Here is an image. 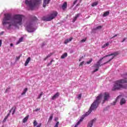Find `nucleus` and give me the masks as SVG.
I'll list each match as a JSON object with an SVG mask.
<instances>
[{
	"instance_id": "obj_1",
	"label": "nucleus",
	"mask_w": 127,
	"mask_h": 127,
	"mask_svg": "<svg viewBox=\"0 0 127 127\" xmlns=\"http://www.w3.org/2000/svg\"><path fill=\"white\" fill-rule=\"evenodd\" d=\"M22 17L23 16L22 15H15L12 18L10 14H5L2 21V24L4 27H6L7 29H9L12 26H17V25H21Z\"/></svg>"
},
{
	"instance_id": "obj_2",
	"label": "nucleus",
	"mask_w": 127,
	"mask_h": 127,
	"mask_svg": "<svg viewBox=\"0 0 127 127\" xmlns=\"http://www.w3.org/2000/svg\"><path fill=\"white\" fill-rule=\"evenodd\" d=\"M103 97V94L100 93L97 97L96 100L92 104L89 111L88 112H86L84 115L81 117L79 121L76 123L74 127H77L80 124L81 122L84 120V118L85 117H87V116H89L90 114L92 112V111H94V110H96L98 108V106H99V104L101 103V100H102V97Z\"/></svg>"
},
{
	"instance_id": "obj_3",
	"label": "nucleus",
	"mask_w": 127,
	"mask_h": 127,
	"mask_svg": "<svg viewBox=\"0 0 127 127\" xmlns=\"http://www.w3.org/2000/svg\"><path fill=\"white\" fill-rule=\"evenodd\" d=\"M119 54L118 52H115L111 55H109L106 56L105 57L101 58L99 61H98L96 64L94 65L95 68H96L94 71L93 73L95 72H97L98 70H99V67H101V66H103V65H105V64H107V63H109L110 61H112L113 59H114L115 56H117Z\"/></svg>"
},
{
	"instance_id": "obj_4",
	"label": "nucleus",
	"mask_w": 127,
	"mask_h": 127,
	"mask_svg": "<svg viewBox=\"0 0 127 127\" xmlns=\"http://www.w3.org/2000/svg\"><path fill=\"white\" fill-rule=\"evenodd\" d=\"M41 0H25V3L26 5L30 8V9H33L35 7H36L38 4H40Z\"/></svg>"
},
{
	"instance_id": "obj_5",
	"label": "nucleus",
	"mask_w": 127,
	"mask_h": 127,
	"mask_svg": "<svg viewBox=\"0 0 127 127\" xmlns=\"http://www.w3.org/2000/svg\"><path fill=\"white\" fill-rule=\"evenodd\" d=\"M57 14L58 13L56 11H54L52 13H51L50 15L44 16L43 17L42 19L43 20H45L46 21H50L51 20H52V19H54L57 16Z\"/></svg>"
},
{
	"instance_id": "obj_6",
	"label": "nucleus",
	"mask_w": 127,
	"mask_h": 127,
	"mask_svg": "<svg viewBox=\"0 0 127 127\" xmlns=\"http://www.w3.org/2000/svg\"><path fill=\"white\" fill-rule=\"evenodd\" d=\"M26 29L28 32H33L35 31V28H34V25L32 23V22H27L25 25Z\"/></svg>"
},
{
	"instance_id": "obj_7",
	"label": "nucleus",
	"mask_w": 127,
	"mask_h": 127,
	"mask_svg": "<svg viewBox=\"0 0 127 127\" xmlns=\"http://www.w3.org/2000/svg\"><path fill=\"white\" fill-rule=\"evenodd\" d=\"M104 101H103V103H105V101H108V100H109V99H110V94H109V93L108 92H105L104 94Z\"/></svg>"
},
{
	"instance_id": "obj_8",
	"label": "nucleus",
	"mask_w": 127,
	"mask_h": 127,
	"mask_svg": "<svg viewBox=\"0 0 127 127\" xmlns=\"http://www.w3.org/2000/svg\"><path fill=\"white\" fill-rule=\"evenodd\" d=\"M96 122V119H94L91 120L90 122H89L87 125V127H93V125Z\"/></svg>"
},
{
	"instance_id": "obj_9",
	"label": "nucleus",
	"mask_w": 127,
	"mask_h": 127,
	"mask_svg": "<svg viewBox=\"0 0 127 127\" xmlns=\"http://www.w3.org/2000/svg\"><path fill=\"white\" fill-rule=\"evenodd\" d=\"M49 2H50V0H44L43 7H45L46 5L49 4Z\"/></svg>"
},
{
	"instance_id": "obj_10",
	"label": "nucleus",
	"mask_w": 127,
	"mask_h": 127,
	"mask_svg": "<svg viewBox=\"0 0 127 127\" xmlns=\"http://www.w3.org/2000/svg\"><path fill=\"white\" fill-rule=\"evenodd\" d=\"M60 94H59V92L56 93L52 98V100H56V99H57L58 97H59V95Z\"/></svg>"
},
{
	"instance_id": "obj_11",
	"label": "nucleus",
	"mask_w": 127,
	"mask_h": 127,
	"mask_svg": "<svg viewBox=\"0 0 127 127\" xmlns=\"http://www.w3.org/2000/svg\"><path fill=\"white\" fill-rule=\"evenodd\" d=\"M127 103V100L125 98H122L120 100V105L122 106V105H124Z\"/></svg>"
},
{
	"instance_id": "obj_12",
	"label": "nucleus",
	"mask_w": 127,
	"mask_h": 127,
	"mask_svg": "<svg viewBox=\"0 0 127 127\" xmlns=\"http://www.w3.org/2000/svg\"><path fill=\"white\" fill-rule=\"evenodd\" d=\"M30 60H31V59L30 58V57H29L27 58V59L26 60L25 63V66H27V65H28V63L30 62Z\"/></svg>"
},
{
	"instance_id": "obj_13",
	"label": "nucleus",
	"mask_w": 127,
	"mask_h": 127,
	"mask_svg": "<svg viewBox=\"0 0 127 127\" xmlns=\"http://www.w3.org/2000/svg\"><path fill=\"white\" fill-rule=\"evenodd\" d=\"M73 39V38L71 37L69 39H66L64 41V44H67V43H68V42H70V41H71Z\"/></svg>"
},
{
	"instance_id": "obj_14",
	"label": "nucleus",
	"mask_w": 127,
	"mask_h": 127,
	"mask_svg": "<svg viewBox=\"0 0 127 127\" xmlns=\"http://www.w3.org/2000/svg\"><path fill=\"white\" fill-rule=\"evenodd\" d=\"M67 7V2H65L63 6H62V8L64 10V9H66V8Z\"/></svg>"
},
{
	"instance_id": "obj_15",
	"label": "nucleus",
	"mask_w": 127,
	"mask_h": 127,
	"mask_svg": "<svg viewBox=\"0 0 127 127\" xmlns=\"http://www.w3.org/2000/svg\"><path fill=\"white\" fill-rule=\"evenodd\" d=\"M79 15H80V14H77L76 15V16L74 17L72 20V22H75V21H76V20H77V18L79 17Z\"/></svg>"
},
{
	"instance_id": "obj_16",
	"label": "nucleus",
	"mask_w": 127,
	"mask_h": 127,
	"mask_svg": "<svg viewBox=\"0 0 127 127\" xmlns=\"http://www.w3.org/2000/svg\"><path fill=\"white\" fill-rule=\"evenodd\" d=\"M79 15H80V14H77L76 15V16L74 17L72 20V22H75V21H76V20H77V18L79 17Z\"/></svg>"
},
{
	"instance_id": "obj_17",
	"label": "nucleus",
	"mask_w": 127,
	"mask_h": 127,
	"mask_svg": "<svg viewBox=\"0 0 127 127\" xmlns=\"http://www.w3.org/2000/svg\"><path fill=\"white\" fill-rule=\"evenodd\" d=\"M22 41H23V38L21 37L19 39L18 41L17 42L16 45H18V44H19L20 42H22Z\"/></svg>"
},
{
	"instance_id": "obj_18",
	"label": "nucleus",
	"mask_w": 127,
	"mask_h": 127,
	"mask_svg": "<svg viewBox=\"0 0 127 127\" xmlns=\"http://www.w3.org/2000/svg\"><path fill=\"white\" fill-rule=\"evenodd\" d=\"M12 112V114L14 115V114L15 113V107H12V109L10 110V113H11Z\"/></svg>"
},
{
	"instance_id": "obj_19",
	"label": "nucleus",
	"mask_w": 127,
	"mask_h": 127,
	"mask_svg": "<svg viewBox=\"0 0 127 127\" xmlns=\"http://www.w3.org/2000/svg\"><path fill=\"white\" fill-rule=\"evenodd\" d=\"M27 90L28 89L27 88H25L23 90V92L21 93L22 96H23V95H25V94H26V92H27Z\"/></svg>"
},
{
	"instance_id": "obj_20",
	"label": "nucleus",
	"mask_w": 127,
	"mask_h": 127,
	"mask_svg": "<svg viewBox=\"0 0 127 127\" xmlns=\"http://www.w3.org/2000/svg\"><path fill=\"white\" fill-rule=\"evenodd\" d=\"M109 14H110V11H107L104 12V13L103 15V16H108V15H109Z\"/></svg>"
},
{
	"instance_id": "obj_21",
	"label": "nucleus",
	"mask_w": 127,
	"mask_h": 127,
	"mask_svg": "<svg viewBox=\"0 0 127 127\" xmlns=\"http://www.w3.org/2000/svg\"><path fill=\"white\" fill-rule=\"evenodd\" d=\"M28 117L29 116L28 115L25 118H24L23 120V123H26V122H27V120H28Z\"/></svg>"
},
{
	"instance_id": "obj_22",
	"label": "nucleus",
	"mask_w": 127,
	"mask_h": 127,
	"mask_svg": "<svg viewBox=\"0 0 127 127\" xmlns=\"http://www.w3.org/2000/svg\"><path fill=\"white\" fill-rule=\"evenodd\" d=\"M108 45H110V44H109V42H107L103 46H102V48H106V47H108Z\"/></svg>"
},
{
	"instance_id": "obj_23",
	"label": "nucleus",
	"mask_w": 127,
	"mask_h": 127,
	"mask_svg": "<svg viewBox=\"0 0 127 127\" xmlns=\"http://www.w3.org/2000/svg\"><path fill=\"white\" fill-rule=\"evenodd\" d=\"M65 57H67V53H64L61 56L62 59H64Z\"/></svg>"
},
{
	"instance_id": "obj_24",
	"label": "nucleus",
	"mask_w": 127,
	"mask_h": 127,
	"mask_svg": "<svg viewBox=\"0 0 127 127\" xmlns=\"http://www.w3.org/2000/svg\"><path fill=\"white\" fill-rule=\"evenodd\" d=\"M53 54H52V53H51V54H49V55L46 57V58L44 59V60H46L47 59V58H49V57H51V56H52V55H53Z\"/></svg>"
},
{
	"instance_id": "obj_25",
	"label": "nucleus",
	"mask_w": 127,
	"mask_h": 127,
	"mask_svg": "<svg viewBox=\"0 0 127 127\" xmlns=\"http://www.w3.org/2000/svg\"><path fill=\"white\" fill-rule=\"evenodd\" d=\"M52 119H53V114H52L50 116V118L49 119L48 122H51L52 121Z\"/></svg>"
},
{
	"instance_id": "obj_26",
	"label": "nucleus",
	"mask_w": 127,
	"mask_h": 127,
	"mask_svg": "<svg viewBox=\"0 0 127 127\" xmlns=\"http://www.w3.org/2000/svg\"><path fill=\"white\" fill-rule=\"evenodd\" d=\"M98 4V1L94 2L92 3V6H96V5H97Z\"/></svg>"
},
{
	"instance_id": "obj_27",
	"label": "nucleus",
	"mask_w": 127,
	"mask_h": 127,
	"mask_svg": "<svg viewBox=\"0 0 127 127\" xmlns=\"http://www.w3.org/2000/svg\"><path fill=\"white\" fill-rule=\"evenodd\" d=\"M81 98H82V94H79L77 95V99L78 100H81Z\"/></svg>"
},
{
	"instance_id": "obj_28",
	"label": "nucleus",
	"mask_w": 127,
	"mask_h": 127,
	"mask_svg": "<svg viewBox=\"0 0 127 127\" xmlns=\"http://www.w3.org/2000/svg\"><path fill=\"white\" fill-rule=\"evenodd\" d=\"M43 95V92H41L39 96L37 97V99H40V98H41V97H42V95Z\"/></svg>"
},
{
	"instance_id": "obj_29",
	"label": "nucleus",
	"mask_w": 127,
	"mask_h": 127,
	"mask_svg": "<svg viewBox=\"0 0 127 127\" xmlns=\"http://www.w3.org/2000/svg\"><path fill=\"white\" fill-rule=\"evenodd\" d=\"M92 61H93V59H90L89 61L87 62V64H90L92 63Z\"/></svg>"
},
{
	"instance_id": "obj_30",
	"label": "nucleus",
	"mask_w": 127,
	"mask_h": 127,
	"mask_svg": "<svg viewBox=\"0 0 127 127\" xmlns=\"http://www.w3.org/2000/svg\"><path fill=\"white\" fill-rule=\"evenodd\" d=\"M37 122L36 121H34L33 122V126L34 127H36V125H37Z\"/></svg>"
},
{
	"instance_id": "obj_31",
	"label": "nucleus",
	"mask_w": 127,
	"mask_h": 127,
	"mask_svg": "<svg viewBox=\"0 0 127 127\" xmlns=\"http://www.w3.org/2000/svg\"><path fill=\"white\" fill-rule=\"evenodd\" d=\"M10 89V87H9V88H7L6 89V90L5 91V93H8V92H9V89Z\"/></svg>"
},
{
	"instance_id": "obj_32",
	"label": "nucleus",
	"mask_w": 127,
	"mask_h": 127,
	"mask_svg": "<svg viewBox=\"0 0 127 127\" xmlns=\"http://www.w3.org/2000/svg\"><path fill=\"white\" fill-rule=\"evenodd\" d=\"M85 41H86V39H84L81 40L80 41V42H81V43H83L85 42Z\"/></svg>"
},
{
	"instance_id": "obj_33",
	"label": "nucleus",
	"mask_w": 127,
	"mask_h": 127,
	"mask_svg": "<svg viewBox=\"0 0 127 127\" xmlns=\"http://www.w3.org/2000/svg\"><path fill=\"white\" fill-rule=\"evenodd\" d=\"M6 120H7V117H5L4 120H3V123H5L6 122Z\"/></svg>"
},
{
	"instance_id": "obj_34",
	"label": "nucleus",
	"mask_w": 127,
	"mask_h": 127,
	"mask_svg": "<svg viewBox=\"0 0 127 127\" xmlns=\"http://www.w3.org/2000/svg\"><path fill=\"white\" fill-rule=\"evenodd\" d=\"M102 28V26H99L96 28V29H101Z\"/></svg>"
},
{
	"instance_id": "obj_35",
	"label": "nucleus",
	"mask_w": 127,
	"mask_h": 127,
	"mask_svg": "<svg viewBox=\"0 0 127 127\" xmlns=\"http://www.w3.org/2000/svg\"><path fill=\"white\" fill-rule=\"evenodd\" d=\"M59 126V122H57L55 126V127H58Z\"/></svg>"
},
{
	"instance_id": "obj_36",
	"label": "nucleus",
	"mask_w": 127,
	"mask_h": 127,
	"mask_svg": "<svg viewBox=\"0 0 127 127\" xmlns=\"http://www.w3.org/2000/svg\"><path fill=\"white\" fill-rule=\"evenodd\" d=\"M34 111L35 112H38V111H40V108H37Z\"/></svg>"
},
{
	"instance_id": "obj_37",
	"label": "nucleus",
	"mask_w": 127,
	"mask_h": 127,
	"mask_svg": "<svg viewBox=\"0 0 127 127\" xmlns=\"http://www.w3.org/2000/svg\"><path fill=\"white\" fill-rule=\"evenodd\" d=\"M77 1H78V0H76L73 2V5H75L77 3Z\"/></svg>"
},
{
	"instance_id": "obj_38",
	"label": "nucleus",
	"mask_w": 127,
	"mask_h": 127,
	"mask_svg": "<svg viewBox=\"0 0 127 127\" xmlns=\"http://www.w3.org/2000/svg\"><path fill=\"white\" fill-rule=\"evenodd\" d=\"M83 65H84V62H81L79 66H83Z\"/></svg>"
},
{
	"instance_id": "obj_39",
	"label": "nucleus",
	"mask_w": 127,
	"mask_h": 127,
	"mask_svg": "<svg viewBox=\"0 0 127 127\" xmlns=\"http://www.w3.org/2000/svg\"><path fill=\"white\" fill-rule=\"evenodd\" d=\"M117 36H118V34H116L115 35H114L113 37H112L111 38H115V37H117Z\"/></svg>"
},
{
	"instance_id": "obj_40",
	"label": "nucleus",
	"mask_w": 127,
	"mask_h": 127,
	"mask_svg": "<svg viewBox=\"0 0 127 127\" xmlns=\"http://www.w3.org/2000/svg\"><path fill=\"white\" fill-rule=\"evenodd\" d=\"M41 127V123H40L36 127Z\"/></svg>"
},
{
	"instance_id": "obj_41",
	"label": "nucleus",
	"mask_w": 127,
	"mask_h": 127,
	"mask_svg": "<svg viewBox=\"0 0 127 127\" xmlns=\"http://www.w3.org/2000/svg\"><path fill=\"white\" fill-rule=\"evenodd\" d=\"M1 44H2V41L1 40H0V47L1 46Z\"/></svg>"
},
{
	"instance_id": "obj_42",
	"label": "nucleus",
	"mask_w": 127,
	"mask_h": 127,
	"mask_svg": "<svg viewBox=\"0 0 127 127\" xmlns=\"http://www.w3.org/2000/svg\"><path fill=\"white\" fill-rule=\"evenodd\" d=\"M9 115H10L9 113L7 115V116L6 117V118H7V119L8 118V117H9Z\"/></svg>"
},
{
	"instance_id": "obj_43",
	"label": "nucleus",
	"mask_w": 127,
	"mask_h": 127,
	"mask_svg": "<svg viewBox=\"0 0 127 127\" xmlns=\"http://www.w3.org/2000/svg\"><path fill=\"white\" fill-rule=\"evenodd\" d=\"M126 39H127V38H124V39H123V40L122 41V42H124V41H126Z\"/></svg>"
},
{
	"instance_id": "obj_44",
	"label": "nucleus",
	"mask_w": 127,
	"mask_h": 127,
	"mask_svg": "<svg viewBox=\"0 0 127 127\" xmlns=\"http://www.w3.org/2000/svg\"><path fill=\"white\" fill-rule=\"evenodd\" d=\"M112 105H116V101L114 102L113 103H112Z\"/></svg>"
},
{
	"instance_id": "obj_45",
	"label": "nucleus",
	"mask_w": 127,
	"mask_h": 127,
	"mask_svg": "<svg viewBox=\"0 0 127 127\" xmlns=\"http://www.w3.org/2000/svg\"><path fill=\"white\" fill-rule=\"evenodd\" d=\"M10 46H11V47H12V46H13V44H10Z\"/></svg>"
},
{
	"instance_id": "obj_46",
	"label": "nucleus",
	"mask_w": 127,
	"mask_h": 127,
	"mask_svg": "<svg viewBox=\"0 0 127 127\" xmlns=\"http://www.w3.org/2000/svg\"><path fill=\"white\" fill-rule=\"evenodd\" d=\"M16 58H17V60H18V59H19L20 58V57H17Z\"/></svg>"
},
{
	"instance_id": "obj_47",
	"label": "nucleus",
	"mask_w": 127,
	"mask_h": 127,
	"mask_svg": "<svg viewBox=\"0 0 127 127\" xmlns=\"http://www.w3.org/2000/svg\"><path fill=\"white\" fill-rule=\"evenodd\" d=\"M53 61V60H52L51 61V63L50 64H49V65H50V64H51V63H52V62Z\"/></svg>"
},
{
	"instance_id": "obj_48",
	"label": "nucleus",
	"mask_w": 127,
	"mask_h": 127,
	"mask_svg": "<svg viewBox=\"0 0 127 127\" xmlns=\"http://www.w3.org/2000/svg\"><path fill=\"white\" fill-rule=\"evenodd\" d=\"M82 60V58L79 59V61H81Z\"/></svg>"
},
{
	"instance_id": "obj_49",
	"label": "nucleus",
	"mask_w": 127,
	"mask_h": 127,
	"mask_svg": "<svg viewBox=\"0 0 127 127\" xmlns=\"http://www.w3.org/2000/svg\"><path fill=\"white\" fill-rule=\"evenodd\" d=\"M79 5H80V4H77L76 5V6H79Z\"/></svg>"
},
{
	"instance_id": "obj_50",
	"label": "nucleus",
	"mask_w": 127,
	"mask_h": 127,
	"mask_svg": "<svg viewBox=\"0 0 127 127\" xmlns=\"http://www.w3.org/2000/svg\"><path fill=\"white\" fill-rule=\"evenodd\" d=\"M35 20H37V18L35 17Z\"/></svg>"
},
{
	"instance_id": "obj_51",
	"label": "nucleus",
	"mask_w": 127,
	"mask_h": 127,
	"mask_svg": "<svg viewBox=\"0 0 127 127\" xmlns=\"http://www.w3.org/2000/svg\"><path fill=\"white\" fill-rule=\"evenodd\" d=\"M55 121H57V119H55Z\"/></svg>"
},
{
	"instance_id": "obj_52",
	"label": "nucleus",
	"mask_w": 127,
	"mask_h": 127,
	"mask_svg": "<svg viewBox=\"0 0 127 127\" xmlns=\"http://www.w3.org/2000/svg\"><path fill=\"white\" fill-rule=\"evenodd\" d=\"M79 2H81V0L79 1Z\"/></svg>"
}]
</instances>
